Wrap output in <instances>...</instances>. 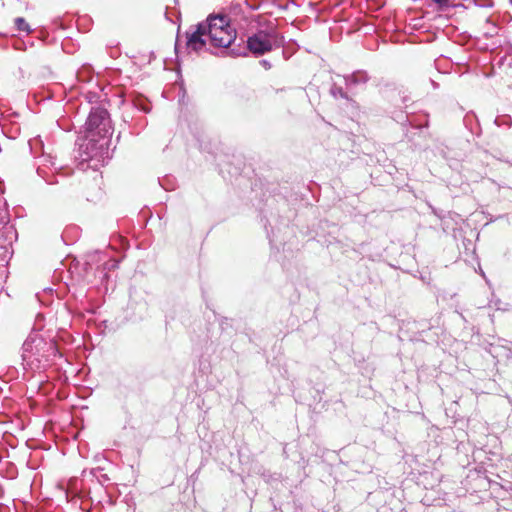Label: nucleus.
Returning <instances> with one entry per match:
<instances>
[{
  "label": "nucleus",
  "mask_w": 512,
  "mask_h": 512,
  "mask_svg": "<svg viewBox=\"0 0 512 512\" xmlns=\"http://www.w3.org/2000/svg\"><path fill=\"white\" fill-rule=\"evenodd\" d=\"M15 27L17 31L24 32L26 34H29L31 32V28L27 21L22 17H17L15 20Z\"/></svg>",
  "instance_id": "0eeeda50"
},
{
  "label": "nucleus",
  "mask_w": 512,
  "mask_h": 512,
  "mask_svg": "<svg viewBox=\"0 0 512 512\" xmlns=\"http://www.w3.org/2000/svg\"><path fill=\"white\" fill-rule=\"evenodd\" d=\"M261 63H262V64H263L267 69H268V68H270V64H269V62H268V61H266V60H262V61H261Z\"/></svg>",
  "instance_id": "9d476101"
},
{
  "label": "nucleus",
  "mask_w": 512,
  "mask_h": 512,
  "mask_svg": "<svg viewBox=\"0 0 512 512\" xmlns=\"http://www.w3.org/2000/svg\"><path fill=\"white\" fill-rule=\"evenodd\" d=\"M209 42L208 33L206 32L205 23L200 22L195 26H191L186 31V47L194 52H201L206 50V45Z\"/></svg>",
  "instance_id": "39448f33"
},
{
  "label": "nucleus",
  "mask_w": 512,
  "mask_h": 512,
  "mask_svg": "<svg viewBox=\"0 0 512 512\" xmlns=\"http://www.w3.org/2000/svg\"><path fill=\"white\" fill-rule=\"evenodd\" d=\"M278 45V37L274 31L260 30L247 38L246 45L238 44L237 47L231 48L230 55L246 56L248 52H251L259 56L270 52Z\"/></svg>",
  "instance_id": "7ed1b4c3"
},
{
  "label": "nucleus",
  "mask_w": 512,
  "mask_h": 512,
  "mask_svg": "<svg viewBox=\"0 0 512 512\" xmlns=\"http://www.w3.org/2000/svg\"><path fill=\"white\" fill-rule=\"evenodd\" d=\"M331 93L335 98H337V97L347 98V94L343 91V89L341 87H332Z\"/></svg>",
  "instance_id": "6e6552de"
},
{
  "label": "nucleus",
  "mask_w": 512,
  "mask_h": 512,
  "mask_svg": "<svg viewBox=\"0 0 512 512\" xmlns=\"http://www.w3.org/2000/svg\"><path fill=\"white\" fill-rule=\"evenodd\" d=\"M434 3H436L440 8L448 7L451 0H432Z\"/></svg>",
  "instance_id": "1a4fd4ad"
},
{
  "label": "nucleus",
  "mask_w": 512,
  "mask_h": 512,
  "mask_svg": "<svg viewBox=\"0 0 512 512\" xmlns=\"http://www.w3.org/2000/svg\"><path fill=\"white\" fill-rule=\"evenodd\" d=\"M345 84L347 86L356 85L360 83H366L368 80V76L365 72H355L353 74L347 75L344 77Z\"/></svg>",
  "instance_id": "423d86ee"
},
{
  "label": "nucleus",
  "mask_w": 512,
  "mask_h": 512,
  "mask_svg": "<svg viewBox=\"0 0 512 512\" xmlns=\"http://www.w3.org/2000/svg\"><path fill=\"white\" fill-rule=\"evenodd\" d=\"M85 133L90 136H110L112 135V125L109 113L102 107L91 109L85 124Z\"/></svg>",
  "instance_id": "20e7f679"
},
{
  "label": "nucleus",
  "mask_w": 512,
  "mask_h": 512,
  "mask_svg": "<svg viewBox=\"0 0 512 512\" xmlns=\"http://www.w3.org/2000/svg\"><path fill=\"white\" fill-rule=\"evenodd\" d=\"M110 136H90L85 134L83 143L79 145L81 165L98 170L109 159Z\"/></svg>",
  "instance_id": "f03ea898"
},
{
  "label": "nucleus",
  "mask_w": 512,
  "mask_h": 512,
  "mask_svg": "<svg viewBox=\"0 0 512 512\" xmlns=\"http://www.w3.org/2000/svg\"><path fill=\"white\" fill-rule=\"evenodd\" d=\"M204 23L209 43L214 47L227 49V54L230 55V49L237 47L234 45L237 32L231 26L230 18L225 14H211Z\"/></svg>",
  "instance_id": "f257e3e1"
}]
</instances>
